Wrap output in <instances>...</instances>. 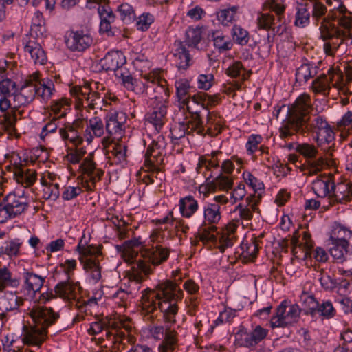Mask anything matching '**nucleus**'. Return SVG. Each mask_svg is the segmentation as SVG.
<instances>
[{"label":"nucleus","mask_w":352,"mask_h":352,"mask_svg":"<svg viewBox=\"0 0 352 352\" xmlns=\"http://www.w3.org/2000/svg\"><path fill=\"white\" fill-rule=\"evenodd\" d=\"M260 199V194L250 195L243 202L236 206L231 212V221L227 224L225 230L219 232L217 238L219 239L218 248L221 252L233 245L234 232L238 226L247 227L250 224L253 214L258 212L257 206Z\"/></svg>","instance_id":"20e7f679"},{"label":"nucleus","mask_w":352,"mask_h":352,"mask_svg":"<svg viewBox=\"0 0 352 352\" xmlns=\"http://www.w3.org/2000/svg\"><path fill=\"white\" fill-rule=\"evenodd\" d=\"M47 332L44 327H39L34 324L24 325L21 338L22 343L27 346H20L15 345V342H12V352H33L28 346L39 348L46 339Z\"/></svg>","instance_id":"2eb2a0df"},{"label":"nucleus","mask_w":352,"mask_h":352,"mask_svg":"<svg viewBox=\"0 0 352 352\" xmlns=\"http://www.w3.org/2000/svg\"><path fill=\"white\" fill-rule=\"evenodd\" d=\"M214 47L219 52H225L230 50L233 47V43L230 38L226 36L221 31H212L210 34Z\"/></svg>","instance_id":"79ce46f5"},{"label":"nucleus","mask_w":352,"mask_h":352,"mask_svg":"<svg viewBox=\"0 0 352 352\" xmlns=\"http://www.w3.org/2000/svg\"><path fill=\"white\" fill-rule=\"evenodd\" d=\"M311 110L310 96L305 93L300 95L288 108V120L279 129L280 137L287 138L294 135L296 131L302 130Z\"/></svg>","instance_id":"39448f33"},{"label":"nucleus","mask_w":352,"mask_h":352,"mask_svg":"<svg viewBox=\"0 0 352 352\" xmlns=\"http://www.w3.org/2000/svg\"><path fill=\"white\" fill-rule=\"evenodd\" d=\"M32 75L36 87V97L44 102L49 100L55 91L53 80L49 78L40 79L38 73H34Z\"/></svg>","instance_id":"393cba45"},{"label":"nucleus","mask_w":352,"mask_h":352,"mask_svg":"<svg viewBox=\"0 0 352 352\" xmlns=\"http://www.w3.org/2000/svg\"><path fill=\"white\" fill-rule=\"evenodd\" d=\"M80 289L78 282L74 283L67 278V280L58 283L54 287V292L64 299L72 300L77 297Z\"/></svg>","instance_id":"c756f323"},{"label":"nucleus","mask_w":352,"mask_h":352,"mask_svg":"<svg viewBox=\"0 0 352 352\" xmlns=\"http://www.w3.org/2000/svg\"><path fill=\"white\" fill-rule=\"evenodd\" d=\"M196 133L199 135H206L207 134L206 129L203 125L200 115L196 112L192 115L191 120L179 123V134H177V129H175L170 131L171 138L174 140H179L184 138L186 134Z\"/></svg>","instance_id":"a211bd4d"},{"label":"nucleus","mask_w":352,"mask_h":352,"mask_svg":"<svg viewBox=\"0 0 352 352\" xmlns=\"http://www.w3.org/2000/svg\"><path fill=\"white\" fill-rule=\"evenodd\" d=\"M80 263L84 270L89 274L91 280L94 283H98L101 278V270L98 261L80 258Z\"/></svg>","instance_id":"37998d69"},{"label":"nucleus","mask_w":352,"mask_h":352,"mask_svg":"<svg viewBox=\"0 0 352 352\" xmlns=\"http://www.w3.org/2000/svg\"><path fill=\"white\" fill-rule=\"evenodd\" d=\"M170 254L168 249L156 244L151 247L143 245L138 239L123 244L122 256L126 262L133 264L132 280L140 283L153 272L152 266H157L166 261Z\"/></svg>","instance_id":"f03ea898"},{"label":"nucleus","mask_w":352,"mask_h":352,"mask_svg":"<svg viewBox=\"0 0 352 352\" xmlns=\"http://www.w3.org/2000/svg\"><path fill=\"white\" fill-rule=\"evenodd\" d=\"M307 235L305 236V244L303 247L302 245H298V239L296 238H292L291 240V244L293 247L292 251L294 254L296 255L297 257L301 256L300 255H297L298 253V249L302 250L303 255L302 256V258H307L309 256H311L313 254L315 259L318 262H325L328 259V254L326 251L320 247L316 248L314 252H311L312 244L311 242L308 241V239H306Z\"/></svg>","instance_id":"aec40b11"},{"label":"nucleus","mask_w":352,"mask_h":352,"mask_svg":"<svg viewBox=\"0 0 352 352\" xmlns=\"http://www.w3.org/2000/svg\"><path fill=\"white\" fill-rule=\"evenodd\" d=\"M104 90L102 85L97 82H85L84 85L74 86L70 89V93L78 100L82 101V104H86L89 108L101 109V104L104 101L100 91Z\"/></svg>","instance_id":"9b49d317"},{"label":"nucleus","mask_w":352,"mask_h":352,"mask_svg":"<svg viewBox=\"0 0 352 352\" xmlns=\"http://www.w3.org/2000/svg\"><path fill=\"white\" fill-rule=\"evenodd\" d=\"M36 96V91L32 75L25 80L24 85L21 87L20 91L14 95V108L30 104Z\"/></svg>","instance_id":"5701e85b"},{"label":"nucleus","mask_w":352,"mask_h":352,"mask_svg":"<svg viewBox=\"0 0 352 352\" xmlns=\"http://www.w3.org/2000/svg\"><path fill=\"white\" fill-rule=\"evenodd\" d=\"M16 91V82L11 79L6 78H0V111L6 112L11 107V103L9 97L14 96Z\"/></svg>","instance_id":"b1692460"},{"label":"nucleus","mask_w":352,"mask_h":352,"mask_svg":"<svg viewBox=\"0 0 352 352\" xmlns=\"http://www.w3.org/2000/svg\"><path fill=\"white\" fill-rule=\"evenodd\" d=\"M243 178L245 183L250 186L255 192L264 190L263 183L255 177L250 172L245 171L243 173Z\"/></svg>","instance_id":"e2e57ef3"},{"label":"nucleus","mask_w":352,"mask_h":352,"mask_svg":"<svg viewBox=\"0 0 352 352\" xmlns=\"http://www.w3.org/2000/svg\"><path fill=\"white\" fill-rule=\"evenodd\" d=\"M93 43L91 36L83 31L72 32L65 40L68 49L75 52H82L87 49Z\"/></svg>","instance_id":"4be33fe9"},{"label":"nucleus","mask_w":352,"mask_h":352,"mask_svg":"<svg viewBox=\"0 0 352 352\" xmlns=\"http://www.w3.org/2000/svg\"><path fill=\"white\" fill-rule=\"evenodd\" d=\"M14 175L16 182L24 187L33 185L36 180V170L29 168L26 164L16 166L14 168Z\"/></svg>","instance_id":"bb28decb"},{"label":"nucleus","mask_w":352,"mask_h":352,"mask_svg":"<svg viewBox=\"0 0 352 352\" xmlns=\"http://www.w3.org/2000/svg\"><path fill=\"white\" fill-rule=\"evenodd\" d=\"M316 314L324 318L330 319L336 316V310L330 300H323L322 302H318L316 310Z\"/></svg>","instance_id":"603ef678"},{"label":"nucleus","mask_w":352,"mask_h":352,"mask_svg":"<svg viewBox=\"0 0 352 352\" xmlns=\"http://www.w3.org/2000/svg\"><path fill=\"white\" fill-rule=\"evenodd\" d=\"M244 70V67L240 61H235L226 69V74L234 78H239L241 82L245 80L244 74L241 75V72Z\"/></svg>","instance_id":"0e129e2a"},{"label":"nucleus","mask_w":352,"mask_h":352,"mask_svg":"<svg viewBox=\"0 0 352 352\" xmlns=\"http://www.w3.org/2000/svg\"><path fill=\"white\" fill-rule=\"evenodd\" d=\"M117 10L120 13L121 19L126 23L132 22L135 18V11L128 3H122L118 7Z\"/></svg>","instance_id":"13d9d810"},{"label":"nucleus","mask_w":352,"mask_h":352,"mask_svg":"<svg viewBox=\"0 0 352 352\" xmlns=\"http://www.w3.org/2000/svg\"><path fill=\"white\" fill-rule=\"evenodd\" d=\"M30 199L23 190L9 193L0 201V223L20 216L30 207Z\"/></svg>","instance_id":"6e6552de"},{"label":"nucleus","mask_w":352,"mask_h":352,"mask_svg":"<svg viewBox=\"0 0 352 352\" xmlns=\"http://www.w3.org/2000/svg\"><path fill=\"white\" fill-rule=\"evenodd\" d=\"M216 229H210V225L203 223L199 226L197 237L199 241L204 243L213 242L217 246H219V239L217 233L216 235L214 234V232Z\"/></svg>","instance_id":"a18cd8bd"},{"label":"nucleus","mask_w":352,"mask_h":352,"mask_svg":"<svg viewBox=\"0 0 352 352\" xmlns=\"http://www.w3.org/2000/svg\"><path fill=\"white\" fill-rule=\"evenodd\" d=\"M240 10L238 6H232L226 9L221 10L217 12V19L223 25H228V23L232 22L236 13Z\"/></svg>","instance_id":"5fc2aeb1"},{"label":"nucleus","mask_w":352,"mask_h":352,"mask_svg":"<svg viewBox=\"0 0 352 352\" xmlns=\"http://www.w3.org/2000/svg\"><path fill=\"white\" fill-rule=\"evenodd\" d=\"M296 151L307 158V160L316 157L318 150L316 147L308 143L298 144Z\"/></svg>","instance_id":"052dcab7"},{"label":"nucleus","mask_w":352,"mask_h":352,"mask_svg":"<svg viewBox=\"0 0 352 352\" xmlns=\"http://www.w3.org/2000/svg\"><path fill=\"white\" fill-rule=\"evenodd\" d=\"M176 94L178 102L180 106L190 111L189 102L190 95L189 89L190 85L188 82L185 79H180L175 82Z\"/></svg>","instance_id":"e433bc0d"},{"label":"nucleus","mask_w":352,"mask_h":352,"mask_svg":"<svg viewBox=\"0 0 352 352\" xmlns=\"http://www.w3.org/2000/svg\"><path fill=\"white\" fill-rule=\"evenodd\" d=\"M307 166L303 170H307V174L314 175L321 171L327 164L326 160L322 157H316L307 160Z\"/></svg>","instance_id":"864d4df0"},{"label":"nucleus","mask_w":352,"mask_h":352,"mask_svg":"<svg viewBox=\"0 0 352 352\" xmlns=\"http://www.w3.org/2000/svg\"><path fill=\"white\" fill-rule=\"evenodd\" d=\"M332 192L330 197L331 202L345 204L351 201L352 190L349 183H338L332 186Z\"/></svg>","instance_id":"2f4dec72"},{"label":"nucleus","mask_w":352,"mask_h":352,"mask_svg":"<svg viewBox=\"0 0 352 352\" xmlns=\"http://www.w3.org/2000/svg\"><path fill=\"white\" fill-rule=\"evenodd\" d=\"M312 189L314 193L321 198L331 197L333 182L331 177L327 175H320L312 182Z\"/></svg>","instance_id":"cd10ccee"},{"label":"nucleus","mask_w":352,"mask_h":352,"mask_svg":"<svg viewBox=\"0 0 352 352\" xmlns=\"http://www.w3.org/2000/svg\"><path fill=\"white\" fill-rule=\"evenodd\" d=\"M300 300L309 310L311 316L316 315V310L319 302L316 300L313 295L302 293L300 295Z\"/></svg>","instance_id":"69168bd1"},{"label":"nucleus","mask_w":352,"mask_h":352,"mask_svg":"<svg viewBox=\"0 0 352 352\" xmlns=\"http://www.w3.org/2000/svg\"><path fill=\"white\" fill-rule=\"evenodd\" d=\"M267 333V331L258 325L251 332L243 329H240L235 337L240 345L249 347L256 345L266 337Z\"/></svg>","instance_id":"412c9836"},{"label":"nucleus","mask_w":352,"mask_h":352,"mask_svg":"<svg viewBox=\"0 0 352 352\" xmlns=\"http://www.w3.org/2000/svg\"><path fill=\"white\" fill-rule=\"evenodd\" d=\"M310 13L304 6L298 8L296 14L295 25L299 28H304L309 23Z\"/></svg>","instance_id":"680f3d73"},{"label":"nucleus","mask_w":352,"mask_h":352,"mask_svg":"<svg viewBox=\"0 0 352 352\" xmlns=\"http://www.w3.org/2000/svg\"><path fill=\"white\" fill-rule=\"evenodd\" d=\"M83 238H85V236L82 237L76 248V250L79 253V261H80V258H85V259L87 258V260L91 261H96L93 257L100 254V249L96 246L87 245L86 241L83 242Z\"/></svg>","instance_id":"c03bdc74"},{"label":"nucleus","mask_w":352,"mask_h":352,"mask_svg":"<svg viewBox=\"0 0 352 352\" xmlns=\"http://www.w3.org/2000/svg\"><path fill=\"white\" fill-rule=\"evenodd\" d=\"M27 314L32 318L34 325L44 327L46 331L60 317L52 308L36 305L28 309Z\"/></svg>","instance_id":"f3484780"},{"label":"nucleus","mask_w":352,"mask_h":352,"mask_svg":"<svg viewBox=\"0 0 352 352\" xmlns=\"http://www.w3.org/2000/svg\"><path fill=\"white\" fill-rule=\"evenodd\" d=\"M173 55L179 69H186L190 62V57L188 52L181 41H175Z\"/></svg>","instance_id":"a19ab883"},{"label":"nucleus","mask_w":352,"mask_h":352,"mask_svg":"<svg viewBox=\"0 0 352 352\" xmlns=\"http://www.w3.org/2000/svg\"><path fill=\"white\" fill-rule=\"evenodd\" d=\"M133 63L135 69L140 72V76L143 79L141 82L137 80L138 85L144 86V90L140 94L148 90L147 89L148 87L149 90H153V87H157L158 82L166 86V81L160 76L159 72L155 70L147 72V69L151 67V62L144 55H138L134 58Z\"/></svg>","instance_id":"ddd939ff"},{"label":"nucleus","mask_w":352,"mask_h":352,"mask_svg":"<svg viewBox=\"0 0 352 352\" xmlns=\"http://www.w3.org/2000/svg\"><path fill=\"white\" fill-rule=\"evenodd\" d=\"M59 134L63 140L69 142L75 146L80 145L83 141L77 123L68 124L60 128Z\"/></svg>","instance_id":"72a5a7b5"},{"label":"nucleus","mask_w":352,"mask_h":352,"mask_svg":"<svg viewBox=\"0 0 352 352\" xmlns=\"http://www.w3.org/2000/svg\"><path fill=\"white\" fill-rule=\"evenodd\" d=\"M109 325L111 327V331L107 333V338L112 342L115 352L127 351L136 346L134 345L136 338L131 333V327L126 321L110 320Z\"/></svg>","instance_id":"1a4fd4ad"},{"label":"nucleus","mask_w":352,"mask_h":352,"mask_svg":"<svg viewBox=\"0 0 352 352\" xmlns=\"http://www.w3.org/2000/svg\"><path fill=\"white\" fill-rule=\"evenodd\" d=\"M179 208L182 216L189 219L198 210L199 204L198 201L192 195H188L180 199Z\"/></svg>","instance_id":"4c0bfd02"},{"label":"nucleus","mask_w":352,"mask_h":352,"mask_svg":"<svg viewBox=\"0 0 352 352\" xmlns=\"http://www.w3.org/2000/svg\"><path fill=\"white\" fill-rule=\"evenodd\" d=\"M110 320H117L116 319L106 318L103 320H98L92 322L90 324V327L88 329V332L91 335H96L100 333L103 329H106V336L107 337V333L111 331V327L109 325Z\"/></svg>","instance_id":"4d7b16f0"},{"label":"nucleus","mask_w":352,"mask_h":352,"mask_svg":"<svg viewBox=\"0 0 352 352\" xmlns=\"http://www.w3.org/2000/svg\"><path fill=\"white\" fill-rule=\"evenodd\" d=\"M25 52L29 54L35 64L44 65L47 56L41 44L34 40H29L24 47Z\"/></svg>","instance_id":"f704fd0d"},{"label":"nucleus","mask_w":352,"mask_h":352,"mask_svg":"<svg viewBox=\"0 0 352 352\" xmlns=\"http://www.w3.org/2000/svg\"><path fill=\"white\" fill-rule=\"evenodd\" d=\"M100 17V31L111 36L114 35L111 24L116 20V16L111 8L107 6H99L98 9Z\"/></svg>","instance_id":"c85d7f7f"},{"label":"nucleus","mask_w":352,"mask_h":352,"mask_svg":"<svg viewBox=\"0 0 352 352\" xmlns=\"http://www.w3.org/2000/svg\"><path fill=\"white\" fill-rule=\"evenodd\" d=\"M192 100L194 102L201 105V107L206 109H208L210 107L214 106L217 103V98L216 96H210L205 93L194 96Z\"/></svg>","instance_id":"6e6d98bb"},{"label":"nucleus","mask_w":352,"mask_h":352,"mask_svg":"<svg viewBox=\"0 0 352 352\" xmlns=\"http://www.w3.org/2000/svg\"><path fill=\"white\" fill-rule=\"evenodd\" d=\"M311 132L315 134L314 139L319 146L324 144H329L335 140V133L326 118L321 116H316L312 120H306L302 130L296 131V133L302 134Z\"/></svg>","instance_id":"f8f14e48"},{"label":"nucleus","mask_w":352,"mask_h":352,"mask_svg":"<svg viewBox=\"0 0 352 352\" xmlns=\"http://www.w3.org/2000/svg\"><path fill=\"white\" fill-rule=\"evenodd\" d=\"M317 73V67L310 64H303L296 70V80L299 82H307L309 78L316 75Z\"/></svg>","instance_id":"de8ad7c7"},{"label":"nucleus","mask_w":352,"mask_h":352,"mask_svg":"<svg viewBox=\"0 0 352 352\" xmlns=\"http://www.w3.org/2000/svg\"><path fill=\"white\" fill-rule=\"evenodd\" d=\"M25 302L23 298L13 292H7L0 298V319L3 320L10 313L20 312V307Z\"/></svg>","instance_id":"6ab92c4d"},{"label":"nucleus","mask_w":352,"mask_h":352,"mask_svg":"<svg viewBox=\"0 0 352 352\" xmlns=\"http://www.w3.org/2000/svg\"><path fill=\"white\" fill-rule=\"evenodd\" d=\"M126 63L125 56L120 51L108 52L100 61L102 68L107 72H114L116 76L128 90L140 94L144 90V86L138 85L137 80L133 78L129 70L125 68Z\"/></svg>","instance_id":"423d86ee"},{"label":"nucleus","mask_w":352,"mask_h":352,"mask_svg":"<svg viewBox=\"0 0 352 352\" xmlns=\"http://www.w3.org/2000/svg\"><path fill=\"white\" fill-rule=\"evenodd\" d=\"M329 10L327 17L323 19L320 28L324 41V51L327 55L333 56L346 38H352V19L342 1Z\"/></svg>","instance_id":"7ed1b4c3"},{"label":"nucleus","mask_w":352,"mask_h":352,"mask_svg":"<svg viewBox=\"0 0 352 352\" xmlns=\"http://www.w3.org/2000/svg\"><path fill=\"white\" fill-rule=\"evenodd\" d=\"M163 144L159 141L153 142L152 145L149 146L145 154V164L148 166V168L153 170L156 168L155 164H158V157L161 156L164 146Z\"/></svg>","instance_id":"ea45409f"},{"label":"nucleus","mask_w":352,"mask_h":352,"mask_svg":"<svg viewBox=\"0 0 352 352\" xmlns=\"http://www.w3.org/2000/svg\"><path fill=\"white\" fill-rule=\"evenodd\" d=\"M330 254L338 263H343L349 255L352 254V244L346 240L331 241Z\"/></svg>","instance_id":"7c9ffc66"},{"label":"nucleus","mask_w":352,"mask_h":352,"mask_svg":"<svg viewBox=\"0 0 352 352\" xmlns=\"http://www.w3.org/2000/svg\"><path fill=\"white\" fill-rule=\"evenodd\" d=\"M217 155V152H213L210 160H208L203 158L200 159L196 168L197 172L198 173H201L203 171V169L208 170L212 168H217L219 166V162L216 158Z\"/></svg>","instance_id":"bf43d9fd"},{"label":"nucleus","mask_w":352,"mask_h":352,"mask_svg":"<svg viewBox=\"0 0 352 352\" xmlns=\"http://www.w3.org/2000/svg\"><path fill=\"white\" fill-rule=\"evenodd\" d=\"M223 120L217 112H208L204 126L208 135L217 136L221 132Z\"/></svg>","instance_id":"58836bf2"},{"label":"nucleus","mask_w":352,"mask_h":352,"mask_svg":"<svg viewBox=\"0 0 352 352\" xmlns=\"http://www.w3.org/2000/svg\"><path fill=\"white\" fill-rule=\"evenodd\" d=\"M300 309L296 304H289L283 301L276 309V314L270 320L272 328L283 327L298 322Z\"/></svg>","instance_id":"dca6fc26"},{"label":"nucleus","mask_w":352,"mask_h":352,"mask_svg":"<svg viewBox=\"0 0 352 352\" xmlns=\"http://www.w3.org/2000/svg\"><path fill=\"white\" fill-rule=\"evenodd\" d=\"M69 109V102L66 98H60L54 100L51 105V110L54 114V118L60 119L66 116Z\"/></svg>","instance_id":"8fccbe9b"},{"label":"nucleus","mask_w":352,"mask_h":352,"mask_svg":"<svg viewBox=\"0 0 352 352\" xmlns=\"http://www.w3.org/2000/svg\"><path fill=\"white\" fill-rule=\"evenodd\" d=\"M352 239V232L343 227L336 228L331 237V241H340L346 240L349 242V240Z\"/></svg>","instance_id":"338daca9"},{"label":"nucleus","mask_w":352,"mask_h":352,"mask_svg":"<svg viewBox=\"0 0 352 352\" xmlns=\"http://www.w3.org/2000/svg\"><path fill=\"white\" fill-rule=\"evenodd\" d=\"M213 184L216 188L221 190L228 191L232 188L233 180L231 177L221 174L215 178Z\"/></svg>","instance_id":"774afa93"},{"label":"nucleus","mask_w":352,"mask_h":352,"mask_svg":"<svg viewBox=\"0 0 352 352\" xmlns=\"http://www.w3.org/2000/svg\"><path fill=\"white\" fill-rule=\"evenodd\" d=\"M331 78L325 74L320 75L312 84L313 91L316 93H321L323 95H328L330 90V82Z\"/></svg>","instance_id":"09e8293b"},{"label":"nucleus","mask_w":352,"mask_h":352,"mask_svg":"<svg viewBox=\"0 0 352 352\" xmlns=\"http://www.w3.org/2000/svg\"><path fill=\"white\" fill-rule=\"evenodd\" d=\"M23 241L20 239H14L7 241L1 247V252L8 256L10 258L17 257L20 254V249Z\"/></svg>","instance_id":"49530a36"},{"label":"nucleus","mask_w":352,"mask_h":352,"mask_svg":"<svg viewBox=\"0 0 352 352\" xmlns=\"http://www.w3.org/2000/svg\"><path fill=\"white\" fill-rule=\"evenodd\" d=\"M163 316L165 319L164 314ZM164 321L166 323L165 325L151 327L149 333L153 339L161 341L157 346L158 352H176L179 349L178 335L175 329L171 327L176 321Z\"/></svg>","instance_id":"9d476101"},{"label":"nucleus","mask_w":352,"mask_h":352,"mask_svg":"<svg viewBox=\"0 0 352 352\" xmlns=\"http://www.w3.org/2000/svg\"><path fill=\"white\" fill-rule=\"evenodd\" d=\"M25 287L29 292H39L43 285L45 277L38 275L29 270L25 269L23 272Z\"/></svg>","instance_id":"c9c22d12"},{"label":"nucleus","mask_w":352,"mask_h":352,"mask_svg":"<svg viewBox=\"0 0 352 352\" xmlns=\"http://www.w3.org/2000/svg\"><path fill=\"white\" fill-rule=\"evenodd\" d=\"M148 87L147 89H149ZM144 94L149 98V104L152 111L147 114L146 120L151 123L157 131H160L166 120L169 93L166 86L158 82L153 90H146Z\"/></svg>","instance_id":"0eeeda50"},{"label":"nucleus","mask_w":352,"mask_h":352,"mask_svg":"<svg viewBox=\"0 0 352 352\" xmlns=\"http://www.w3.org/2000/svg\"><path fill=\"white\" fill-rule=\"evenodd\" d=\"M179 274V270H174L172 279L159 280L153 289L142 292L141 307L143 315L150 316V318L153 319V314L159 309L164 313L166 321L175 322L178 312L177 302L184 297V292L179 285L182 278H177Z\"/></svg>","instance_id":"f257e3e1"},{"label":"nucleus","mask_w":352,"mask_h":352,"mask_svg":"<svg viewBox=\"0 0 352 352\" xmlns=\"http://www.w3.org/2000/svg\"><path fill=\"white\" fill-rule=\"evenodd\" d=\"M104 134V123L100 117L94 116L86 120L84 138L88 144L91 143L94 138H101Z\"/></svg>","instance_id":"a878e982"},{"label":"nucleus","mask_w":352,"mask_h":352,"mask_svg":"<svg viewBox=\"0 0 352 352\" xmlns=\"http://www.w3.org/2000/svg\"><path fill=\"white\" fill-rule=\"evenodd\" d=\"M126 115L122 111H112L106 116L105 129L107 137L102 139V143L107 146L115 140H120L122 138L126 122Z\"/></svg>","instance_id":"4468645a"},{"label":"nucleus","mask_w":352,"mask_h":352,"mask_svg":"<svg viewBox=\"0 0 352 352\" xmlns=\"http://www.w3.org/2000/svg\"><path fill=\"white\" fill-rule=\"evenodd\" d=\"M220 205L216 203H207L203 208V223L210 225V229H217L216 224L219 223L221 215Z\"/></svg>","instance_id":"473e14b6"},{"label":"nucleus","mask_w":352,"mask_h":352,"mask_svg":"<svg viewBox=\"0 0 352 352\" xmlns=\"http://www.w3.org/2000/svg\"><path fill=\"white\" fill-rule=\"evenodd\" d=\"M232 36L233 41L239 45H245L250 40V34L248 30L241 26L234 25L232 28Z\"/></svg>","instance_id":"3c124183"}]
</instances>
